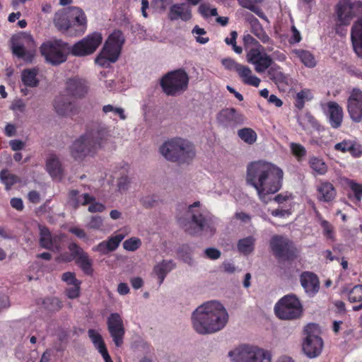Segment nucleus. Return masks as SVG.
Wrapping results in <instances>:
<instances>
[{
  "label": "nucleus",
  "mask_w": 362,
  "mask_h": 362,
  "mask_svg": "<svg viewBox=\"0 0 362 362\" xmlns=\"http://www.w3.org/2000/svg\"><path fill=\"white\" fill-rule=\"evenodd\" d=\"M349 300L351 303H359L358 305L353 307L355 311L362 309V285L355 286L349 293Z\"/></svg>",
  "instance_id": "40"
},
{
  "label": "nucleus",
  "mask_w": 362,
  "mask_h": 362,
  "mask_svg": "<svg viewBox=\"0 0 362 362\" xmlns=\"http://www.w3.org/2000/svg\"><path fill=\"white\" fill-rule=\"evenodd\" d=\"M67 46L68 44L62 40L49 41L41 45L40 52L47 62L58 65L66 60V54L64 51Z\"/></svg>",
  "instance_id": "13"
},
{
  "label": "nucleus",
  "mask_w": 362,
  "mask_h": 362,
  "mask_svg": "<svg viewBox=\"0 0 362 362\" xmlns=\"http://www.w3.org/2000/svg\"><path fill=\"white\" fill-rule=\"evenodd\" d=\"M306 335L303 343V350L309 358H315L321 353L323 341L320 337L319 326L315 323L308 325L304 329Z\"/></svg>",
  "instance_id": "12"
},
{
  "label": "nucleus",
  "mask_w": 362,
  "mask_h": 362,
  "mask_svg": "<svg viewBox=\"0 0 362 362\" xmlns=\"http://www.w3.org/2000/svg\"><path fill=\"white\" fill-rule=\"evenodd\" d=\"M349 115L354 122L362 121V91L357 88L352 90L347 101Z\"/></svg>",
  "instance_id": "17"
},
{
  "label": "nucleus",
  "mask_w": 362,
  "mask_h": 362,
  "mask_svg": "<svg viewBox=\"0 0 362 362\" xmlns=\"http://www.w3.org/2000/svg\"><path fill=\"white\" fill-rule=\"evenodd\" d=\"M81 291V285L75 284L69 286L66 289V294L69 298L74 299L79 296Z\"/></svg>",
  "instance_id": "59"
},
{
  "label": "nucleus",
  "mask_w": 362,
  "mask_h": 362,
  "mask_svg": "<svg viewBox=\"0 0 362 362\" xmlns=\"http://www.w3.org/2000/svg\"><path fill=\"white\" fill-rule=\"evenodd\" d=\"M297 122L302 129L306 132L312 129L320 130V124L316 119L308 112H302L297 116Z\"/></svg>",
  "instance_id": "32"
},
{
  "label": "nucleus",
  "mask_w": 362,
  "mask_h": 362,
  "mask_svg": "<svg viewBox=\"0 0 362 362\" xmlns=\"http://www.w3.org/2000/svg\"><path fill=\"white\" fill-rule=\"evenodd\" d=\"M46 170L49 175L54 178H61L63 168L59 157L56 154H49L46 160Z\"/></svg>",
  "instance_id": "29"
},
{
  "label": "nucleus",
  "mask_w": 362,
  "mask_h": 362,
  "mask_svg": "<svg viewBox=\"0 0 362 362\" xmlns=\"http://www.w3.org/2000/svg\"><path fill=\"white\" fill-rule=\"evenodd\" d=\"M271 249L278 259H293L297 257L298 250L292 241L282 235H274L270 240Z\"/></svg>",
  "instance_id": "14"
},
{
  "label": "nucleus",
  "mask_w": 362,
  "mask_h": 362,
  "mask_svg": "<svg viewBox=\"0 0 362 362\" xmlns=\"http://www.w3.org/2000/svg\"><path fill=\"white\" fill-rule=\"evenodd\" d=\"M233 362H272L271 351L256 346L243 345L228 353Z\"/></svg>",
  "instance_id": "8"
},
{
  "label": "nucleus",
  "mask_w": 362,
  "mask_h": 362,
  "mask_svg": "<svg viewBox=\"0 0 362 362\" xmlns=\"http://www.w3.org/2000/svg\"><path fill=\"white\" fill-rule=\"evenodd\" d=\"M276 315L281 320H290L299 318L303 313V306L299 299L293 294L286 295L275 305Z\"/></svg>",
  "instance_id": "10"
},
{
  "label": "nucleus",
  "mask_w": 362,
  "mask_h": 362,
  "mask_svg": "<svg viewBox=\"0 0 362 362\" xmlns=\"http://www.w3.org/2000/svg\"><path fill=\"white\" fill-rule=\"evenodd\" d=\"M188 83V74L182 69L167 74L160 81L163 92L171 96L179 95L184 93L187 89Z\"/></svg>",
  "instance_id": "9"
},
{
  "label": "nucleus",
  "mask_w": 362,
  "mask_h": 362,
  "mask_svg": "<svg viewBox=\"0 0 362 362\" xmlns=\"http://www.w3.org/2000/svg\"><path fill=\"white\" fill-rule=\"evenodd\" d=\"M238 1L242 7L254 12L260 18L265 21L266 22H269L268 18L264 13L261 8L257 5H255L252 0H238Z\"/></svg>",
  "instance_id": "43"
},
{
  "label": "nucleus",
  "mask_w": 362,
  "mask_h": 362,
  "mask_svg": "<svg viewBox=\"0 0 362 362\" xmlns=\"http://www.w3.org/2000/svg\"><path fill=\"white\" fill-rule=\"evenodd\" d=\"M103 41L101 33L94 32L73 45L71 52L74 56H87L93 53Z\"/></svg>",
  "instance_id": "15"
},
{
  "label": "nucleus",
  "mask_w": 362,
  "mask_h": 362,
  "mask_svg": "<svg viewBox=\"0 0 362 362\" xmlns=\"http://www.w3.org/2000/svg\"><path fill=\"white\" fill-rule=\"evenodd\" d=\"M317 192L318 199L324 202L332 201L337 195L334 187L329 182H321L317 187Z\"/></svg>",
  "instance_id": "28"
},
{
  "label": "nucleus",
  "mask_w": 362,
  "mask_h": 362,
  "mask_svg": "<svg viewBox=\"0 0 362 362\" xmlns=\"http://www.w3.org/2000/svg\"><path fill=\"white\" fill-rule=\"evenodd\" d=\"M334 149L342 153L349 152L352 156L358 157L362 155V147L355 141L344 140L334 145Z\"/></svg>",
  "instance_id": "30"
},
{
  "label": "nucleus",
  "mask_w": 362,
  "mask_h": 362,
  "mask_svg": "<svg viewBox=\"0 0 362 362\" xmlns=\"http://www.w3.org/2000/svg\"><path fill=\"white\" fill-rule=\"evenodd\" d=\"M337 13L341 25H347L354 17L358 20L351 28V38L354 52L362 58V1L341 0L337 4Z\"/></svg>",
  "instance_id": "4"
},
{
  "label": "nucleus",
  "mask_w": 362,
  "mask_h": 362,
  "mask_svg": "<svg viewBox=\"0 0 362 362\" xmlns=\"http://www.w3.org/2000/svg\"><path fill=\"white\" fill-rule=\"evenodd\" d=\"M272 63L273 60L272 57L267 54L260 58L258 63H255L254 64L255 70L257 73H264L269 66H272Z\"/></svg>",
  "instance_id": "49"
},
{
  "label": "nucleus",
  "mask_w": 362,
  "mask_h": 362,
  "mask_svg": "<svg viewBox=\"0 0 362 362\" xmlns=\"http://www.w3.org/2000/svg\"><path fill=\"white\" fill-rule=\"evenodd\" d=\"M141 246V240L136 237L130 238L123 243V248L129 252H134Z\"/></svg>",
  "instance_id": "52"
},
{
  "label": "nucleus",
  "mask_w": 362,
  "mask_h": 362,
  "mask_svg": "<svg viewBox=\"0 0 362 362\" xmlns=\"http://www.w3.org/2000/svg\"><path fill=\"white\" fill-rule=\"evenodd\" d=\"M86 227L88 229L103 231L104 230L103 218L100 216H92Z\"/></svg>",
  "instance_id": "51"
},
{
  "label": "nucleus",
  "mask_w": 362,
  "mask_h": 362,
  "mask_svg": "<svg viewBox=\"0 0 362 362\" xmlns=\"http://www.w3.org/2000/svg\"><path fill=\"white\" fill-rule=\"evenodd\" d=\"M237 74L244 84L254 87H258L259 86L261 82L260 78L252 74L250 67L242 64L237 71Z\"/></svg>",
  "instance_id": "34"
},
{
  "label": "nucleus",
  "mask_w": 362,
  "mask_h": 362,
  "mask_svg": "<svg viewBox=\"0 0 362 362\" xmlns=\"http://www.w3.org/2000/svg\"><path fill=\"white\" fill-rule=\"evenodd\" d=\"M62 280L64 281L68 286L81 284V281L76 278L75 273L71 272L64 273L62 275Z\"/></svg>",
  "instance_id": "56"
},
{
  "label": "nucleus",
  "mask_w": 362,
  "mask_h": 362,
  "mask_svg": "<svg viewBox=\"0 0 362 362\" xmlns=\"http://www.w3.org/2000/svg\"><path fill=\"white\" fill-rule=\"evenodd\" d=\"M56 112L62 116H70L77 112L76 105L69 101L64 96L57 97L54 102Z\"/></svg>",
  "instance_id": "25"
},
{
  "label": "nucleus",
  "mask_w": 362,
  "mask_h": 362,
  "mask_svg": "<svg viewBox=\"0 0 362 362\" xmlns=\"http://www.w3.org/2000/svg\"><path fill=\"white\" fill-rule=\"evenodd\" d=\"M69 13L74 19V26L78 28L74 34L79 35L84 33L87 28V18L84 11L79 7L71 6L69 8Z\"/></svg>",
  "instance_id": "24"
},
{
  "label": "nucleus",
  "mask_w": 362,
  "mask_h": 362,
  "mask_svg": "<svg viewBox=\"0 0 362 362\" xmlns=\"http://www.w3.org/2000/svg\"><path fill=\"white\" fill-rule=\"evenodd\" d=\"M42 304L50 311L59 310L62 308V303L57 298H47L43 300Z\"/></svg>",
  "instance_id": "53"
},
{
  "label": "nucleus",
  "mask_w": 362,
  "mask_h": 362,
  "mask_svg": "<svg viewBox=\"0 0 362 362\" xmlns=\"http://www.w3.org/2000/svg\"><path fill=\"white\" fill-rule=\"evenodd\" d=\"M90 205L88 210L90 213L103 212L105 209V206L102 203L95 202V200L89 203Z\"/></svg>",
  "instance_id": "60"
},
{
  "label": "nucleus",
  "mask_w": 362,
  "mask_h": 362,
  "mask_svg": "<svg viewBox=\"0 0 362 362\" xmlns=\"http://www.w3.org/2000/svg\"><path fill=\"white\" fill-rule=\"evenodd\" d=\"M175 267L176 264L173 260H163L154 266L153 272L158 278L159 285L163 284L167 274Z\"/></svg>",
  "instance_id": "31"
},
{
  "label": "nucleus",
  "mask_w": 362,
  "mask_h": 362,
  "mask_svg": "<svg viewBox=\"0 0 362 362\" xmlns=\"http://www.w3.org/2000/svg\"><path fill=\"white\" fill-rule=\"evenodd\" d=\"M75 261L76 264L80 267L85 274L88 276L93 274V261L86 252L78 257V258L75 259Z\"/></svg>",
  "instance_id": "39"
},
{
  "label": "nucleus",
  "mask_w": 362,
  "mask_h": 362,
  "mask_svg": "<svg viewBox=\"0 0 362 362\" xmlns=\"http://www.w3.org/2000/svg\"><path fill=\"white\" fill-rule=\"evenodd\" d=\"M40 245L42 247L53 252H59L62 249L61 242L63 235H52L49 229L44 226H39Z\"/></svg>",
  "instance_id": "18"
},
{
  "label": "nucleus",
  "mask_w": 362,
  "mask_h": 362,
  "mask_svg": "<svg viewBox=\"0 0 362 362\" xmlns=\"http://www.w3.org/2000/svg\"><path fill=\"white\" fill-rule=\"evenodd\" d=\"M180 227L190 235L205 232L213 235L216 231V218L206 211H190L177 216Z\"/></svg>",
  "instance_id": "5"
},
{
  "label": "nucleus",
  "mask_w": 362,
  "mask_h": 362,
  "mask_svg": "<svg viewBox=\"0 0 362 362\" xmlns=\"http://www.w3.org/2000/svg\"><path fill=\"white\" fill-rule=\"evenodd\" d=\"M103 112L105 114L112 112L114 115H117L122 120L126 119L124 110L122 107H116L112 105H106L103 107Z\"/></svg>",
  "instance_id": "55"
},
{
  "label": "nucleus",
  "mask_w": 362,
  "mask_h": 362,
  "mask_svg": "<svg viewBox=\"0 0 362 362\" xmlns=\"http://www.w3.org/2000/svg\"><path fill=\"white\" fill-rule=\"evenodd\" d=\"M328 107V119L329 123L334 129H338L341 127L343 120L342 107L336 102H329Z\"/></svg>",
  "instance_id": "26"
},
{
  "label": "nucleus",
  "mask_w": 362,
  "mask_h": 362,
  "mask_svg": "<svg viewBox=\"0 0 362 362\" xmlns=\"http://www.w3.org/2000/svg\"><path fill=\"white\" fill-rule=\"evenodd\" d=\"M221 64L227 70L234 71L236 73L240 69V66L242 65L241 64L236 62L231 58H226L222 59Z\"/></svg>",
  "instance_id": "57"
},
{
  "label": "nucleus",
  "mask_w": 362,
  "mask_h": 362,
  "mask_svg": "<svg viewBox=\"0 0 362 362\" xmlns=\"http://www.w3.org/2000/svg\"><path fill=\"white\" fill-rule=\"evenodd\" d=\"M292 53L298 57L306 67L313 68L317 64V61L314 55L308 50L294 49L292 50Z\"/></svg>",
  "instance_id": "35"
},
{
  "label": "nucleus",
  "mask_w": 362,
  "mask_h": 362,
  "mask_svg": "<svg viewBox=\"0 0 362 362\" xmlns=\"http://www.w3.org/2000/svg\"><path fill=\"white\" fill-rule=\"evenodd\" d=\"M300 284L310 296H315L320 288V281L315 274L304 272L300 276Z\"/></svg>",
  "instance_id": "23"
},
{
  "label": "nucleus",
  "mask_w": 362,
  "mask_h": 362,
  "mask_svg": "<svg viewBox=\"0 0 362 362\" xmlns=\"http://www.w3.org/2000/svg\"><path fill=\"white\" fill-rule=\"evenodd\" d=\"M217 121L224 127L233 124H243L244 116L236 111L235 108H226L220 111L216 116Z\"/></svg>",
  "instance_id": "19"
},
{
  "label": "nucleus",
  "mask_w": 362,
  "mask_h": 362,
  "mask_svg": "<svg viewBox=\"0 0 362 362\" xmlns=\"http://www.w3.org/2000/svg\"><path fill=\"white\" fill-rule=\"evenodd\" d=\"M313 98V94L310 90H302L296 94L295 105L298 109L301 110L304 107L305 103L311 100Z\"/></svg>",
  "instance_id": "45"
},
{
  "label": "nucleus",
  "mask_w": 362,
  "mask_h": 362,
  "mask_svg": "<svg viewBox=\"0 0 362 362\" xmlns=\"http://www.w3.org/2000/svg\"><path fill=\"white\" fill-rule=\"evenodd\" d=\"M266 54L267 53L264 52V47L259 45L258 47L252 48L247 52V61L254 65L255 63H258L263 55Z\"/></svg>",
  "instance_id": "46"
},
{
  "label": "nucleus",
  "mask_w": 362,
  "mask_h": 362,
  "mask_svg": "<svg viewBox=\"0 0 362 362\" xmlns=\"http://www.w3.org/2000/svg\"><path fill=\"white\" fill-rule=\"evenodd\" d=\"M13 54L26 62H31L35 53V44L31 35L21 33L11 39Z\"/></svg>",
  "instance_id": "11"
},
{
  "label": "nucleus",
  "mask_w": 362,
  "mask_h": 362,
  "mask_svg": "<svg viewBox=\"0 0 362 362\" xmlns=\"http://www.w3.org/2000/svg\"><path fill=\"white\" fill-rule=\"evenodd\" d=\"M0 180L5 185L6 190H9L14 184L20 182L19 177L11 173L7 169L0 172Z\"/></svg>",
  "instance_id": "42"
},
{
  "label": "nucleus",
  "mask_w": 362,
  "mask_h": 362,
  "mask_svg": "<svg viewBox=\"0 0 362 362\" xmlns=\"http://www.w3.org/2000/svg\"><path fill=\"white\" fill-rule=\"evenodd\" d=\"M255 240L251 235L239 240L237 243L238 250L245 255L251 254L255 249Z\"/></svg>",
  "instance_id": "38"
},
{
  "label": "nucleus",
  "mask_w": 362,
  "mask_h": 362,
  "mask_svg": "<svg viewBox=\"0 0 362 362\" xmlns=\"http://www.w3.org/2000/svg\"><path fill=\"white\" fill-rule=\"evenodd\" d=\"M198 12L204 18L218 16L217 9L216 8L211 7L209 3L200 4L198 8Z\"/></svg>",
  "instance_id": "50"
},
{
  "label": "nucleus",
  "mask_w": 362,
  "mask_h": 362,
  "mask_svg": "<svg viewBox=\"0 0 362 362\" xmlns=\"http://www.w3.org/2000/svg\"><path fill=\"white\" fill-rule=\"evenodd\" d=\"M70 254L64 252L60 254L56 260L58 262H70L74 259H76L78 257L83 255L86 252L76 243H71L68 245Z\"/></svg>",
  "instance_id": "33"
},
{
  "label": "nucleus",
  "mask_w": 362,
  "mask_h": 362,
  "mask_svg": "<svg viewBox=\"0 0 362 362\" xmlns=\"http://www.w3.org/2000/svg\"><path fill=\"white\" fill-rule=\"evenodd\" d=\"M308 163L310 168L317 175H325L327 171V165L322 158L315 156L310 157Z\"/></svg>",
  "instance_id": "41"
},
{
  "label": "nucleus",
  "mask_w": 362,
  "mask_h": 362,
  "mask_svg": "<svg viewBox=\"0 0 362 362\" xmlns=\"http://www.w3.org/2000/svg\"><path fill=\"white\" fill-rule=\"evenodd\" d=\"M37 71L38 70L35 68L25 69L22 71L21 80L25 86L34 88L38 86Z\"/></svg>",
  "instance_id": "37"
},
{
  "label": "nucleus",
  "mask_w": 362,
  "mask_h": 362,
  "mask_svg": "<svg viewBox=\"0 0 362 362\" xmlns=\"http://www.w3.org/2000/svg\"><path fill=\"white\" fill-rule=\"evenodd\" d=\"M66 89L67 93L74 98L84 97L88 90L86 80L79 78H72L66 81Z\"/></svg>",
  "instance_id": "20"
},
{
  "label": "nucleus",
  "mask_w": 362,
  "mask_h": 362,
  "mask_svg": "<svg viewBox=\"0 0 362 362\" xmlns=\"http://www.w3.org/2000/svg\"><path fill=\"white\" fill-rule=\"evenodd\" d=\"M283 177V170L269 162L259 160L247 165L246 182L256 189L259 199L265 204L270 200L269 194L281 188Z\"/></svg>",
  "instance_id": "1"
},
{
  "label": "nucleus",
  "mask_w": 362,
  "mask_h": 362,
  "mask_svg": "<svg viewBox=\"0 0 362 362\" xmlns=\"http://www.w3.org/2000/svg\"><path fill=\"white\" fill-rule=\"evenodd\" d=\"M350 188L354 192L355 197L358 201H361L362 198V185L351 182Z\"/></svg>",
  "instance_id": "62"
},
{
  "label": "nucleus",
  "mask_w": 362,
  "mask_h": 362,
  "mask_svg": "<svg viewBox=\"0 0 362 362\" xmlns=\"http://www.w3.org/2000/svg\"><path fill=\"white\" fill-rule=\"evenodd\" d=\"M110 136V130L107 125L96 124L73 141L69 146L70 155L78 162L88 156H94L104 148Z\"/></svg>",
  "instance_id": "3"
},
{
  "label": "nucleus",
  "mask_w": 362,
  "mask_h": 362,
  "mask_svg": "<svg viewBox=\"0 0 362 362\" xmlns=\"http://www.w3.org/2000/svg\"><path fill=\"white\" fill-rule=\"evenodd\" d=\"M124 42V37L120 30H115L106 40L104 47L95 59V63L103 67H108L119 58Z\"/></svg>",
  "instance_id": "7"
},
{
  "label": "nucleus",
  "mask_w": 362,
  "mask_h": 362,
  "mask_svg": "<svg viewBox=\"0 0 362 362\" xmlns=\"http://www.w3.org/2000/svg\"><path fill=\"white\" fill-rule=\"evenodd\" d=\"M192 18V9L186 3L175 4L169 9L168 18L172 21H189Z\"/></svg>",
  "instance_id": "21"
},
{
  "label": "nucleus",
  "mask_w": 362,
  "mask_h": 362,
  "mask_svg": "<svg viewBox=\"0 0 362 362\" xmlns=\"http://www.w3.org/2000/svg\"><path fill=\"white\" fill-rule=\"evenodd\" d=\"M95 200V197L88 193L80 194L77 189H71L68 194V204L74 209L78 208L81 205H86L92 201Z\"/></svg>",
  "instance_id": "27"
},
{
  "label": "nucleus",
  "mask_w": 362,
  "mask_h": 362,
  "mask_svg": "<svg viewBox=\"0 0 362 362\" xmlns=\"http://www.w3.org/2000/svg\"><path fill=\"white\" fill-rule=\"evenodd\" d=\"M126 236L125 234L118 233L110 237L107 240L98 243L92 248L94 252H98L101 255H106L110 252L115 251L119 245V243Z\"/></svg>",
  "instance_id": "22"
},
{
  "label": "nucleus",
  "mask_w": 362,
  "mask_h": 362,
  "mask_svg": "<svg viewBox=\"0 0 362 362\" xmlns=\"http://www.w3.org/2000/svg\"><path fill=\"white\" fill-rule=\"evenodd\" d=\"M290 148L292 153L297 157V158L300 160L301 158H304L307 153V151L305 148L297 143L291 142L290 144Z\"/></svg>",
  "instance_id": "54"
},
{
  "label": "nucleus",
  "mask_w": 362,
  "mask_h": 362,
  "mask_svg": "<svg viewBox=\"0 0 362 362\" xmlns=\"http://www.w3.org/2000/svg\"><path fill=\"white\" fill-rule=\"evenodd\" d=\"M88 334L94 345V347L99 351L103 348L106 347L104 340L101 334L95 329H90L88 331Z\"/></svg>",
  "instance_id": "47"
},
{
  "label": "nucleus",
  "mask_w": 362,
  "mask_h": 362,
  "mask_svg": "<svg viewBox=\"0 0 362 362\" xmlns=\"http://www.w3.org/2000/svg\"><path fill=\"white\" fill-rule=\"evenodd\" d=\"M192 33L193 34L198 35L197 37H196V40L197 42H199L200 44H206L209 40V37H203L200 36V35H205L206 31L204 28H199L198 25H195L194 27Z\"/></svg>",
  "instance_id": "58"
},
{
  "label": "nucleus",
  "mask_w": 362,
  "mask_h": 362,
  "mask_svg": "<svg viewBox=\"0 0 362 362\" xmlns=\"http://www.w3.org/2000/svg\"><path fill=\"white\" fill-rule=\"evenodd\" d=\"M160 153L166 160L182 164H189L196 155L194 144L180 137L165 141L160 147Z\"/></svg>",
  "instance_id": "6"
},
{
  "label": "nucleus",
  "mask_w": 362,
  "mask_h": 362,
  "mask_svg": "<svg viewBox=\"0 0 362 362\" xmlns=\"http://www.w3.org/2000/svg\"><path fill=\"white\" fill-rule=\"evenodd\" d=\"M205 255L210 259H217L221 257V252L214 247H208L204 251Z\"/></svg>",
  "instance_id": "61"
},
{
  "label": "nucleus",
  "mask_w": 362,
  "mask_h": 362,
  "mask_svg": "<svg viewBox=\"0 0 362 362\" xmlns=\"http://www.w3.org/2000/svg\"><path fill=\"white\" fill-rule=\"evenodd\" d=\"M238 136L246 144L252 145L257 139V133L251 128L245 127L238 131Z\"/></svg>",
  "instance_id": "44"
},
{
  "label": "nucleus",
  "mask_w": 362,
  "mask_h": 362,
  "mask_svg": "<svg viewBox=\"0 0 362 362\" xmlns=\"http://www.w3.org/2000/svg\"><path fill=\"white\" fill-rule=\"evenodd\" d=\"M69 16L64 12H57L54 18V25L61 31H68L71 33L72 25L69 20Z\"/></svg>",
  "instance_id": "36"
},
{
  "label": "nucleus",
  "mask_w": 362,
  "mask_h": 362,
  "mask_svg": "<svg viewBox=\"0 0 362 362\" xmlns=\"http://www.w3.org/2000/svg\"><path fill=\"white\" fill-rule=\"evenodd\" d=\"M109 333L117 347H120L124 342L125 329L122 317L119 313H111L107 320Z\"/></svg>",
  "instance_id": "16"
},
{
  "label": "nucleus",
  "mask_w": 362,
  "mask_h": 362,
  "mask_svg": "<svg viewBox=\"0 0 362 362\" xmlns=\"http://www.w3.org/2000/svg\"><path fill=\"white\" fill-rule=\"evenodd\" d=\"M292 35L289 39L291 44L298 43L301 40V35L297 28L293 25L291 28Z\"/></svg>",
  "instance_id": "63"
},
{
  "label": "nucleus",
  "mask_w": 362,
  "mask_h": 362,
  "mask_svg": "<svg viewBox=\"0 0 362 362\" xmlns=\"http://www.w3.org/2000/svg\"><path fill=\"white\" fill-rule=\"evenodd\" d=\"M192 325L194 331L202 335L216 333L225 327L228 313L218 301L210 300L197 308L192 314Z\"/></svg>",
  "instance_id": "2"
},
{
  "label": "nucleus",
  "mask_w": 362,
  "mask_h": 362,
  "mask_svg": "<svg viewBox=\"0 0 362 362\" xmlns=\"http://www.w3.org/2000/svg\"><path fill=\"white\" fill-rule=\"evenodd\" d=\"M250 27L251 32L263 43H267L270 41V37L266 33L259 21L250 25Z\"/></svg>",
  "instance_id": "48"
},
{
  "label": "nucleus",
  "mask_w": 362,
  "mask_h": 362,
  "mask_svg": "<svg viewBox=\"0 0 362 362\" xmlns=\"http://www.w3.org/2000/svg\"><path fill=\"white\" fill-rule=\"evenodd\" d=\"M320 225H321L322 228H323L325 235L328 238H332V227L329 224V223L325 220H322Z\"/></svg>",
  "instance_id": "64"
}]
</instances>
